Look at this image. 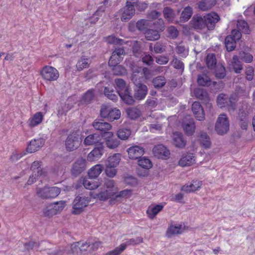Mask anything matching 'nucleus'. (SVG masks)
<instances>
[{
    "label": "nucleus",
    "instance_id": "1",
    "mask_svg": "<svg viewBox=\"0 0 255 255\" xmlns=\"http://www.w3.org/2000/svg\"><path fill=\"white\" fill-rule=\"evenodd\" d=\"M66 206V202L61 200L50 203L43 209V214L45 216L52 217L60 213Z\"/></svg>",
    "mask_w": 255,
    "mask_h": 255
},
{
    "label": "nucleus",
    "instance_id": "2",
    "mask_svg": "<svg viewBox=\"0 0 255 255\" xmlns=\"http://www.w3.org/2000/svg\"><path fill=\"white\" fill-rule=\"evenodd\" d=\"M136 3L137 0H127L126 6L121 9L119 12L122 21H128L134 15V6Z\"/></svg>",
    "mask_w": 255,
    "mask_h": 255
},
{
    "label": "nucleus",
    "instance_id": "3",
    "mask_svg": "<svg viewBox=\"0 0 255 255\" xmlns=\"http://www.w3.org/2000/svg\"><path fill=\"white\" fill-rule=\"evenodd\" d=\"M217 104L221 108H226L229 111L236 109V99L224 94H220L217 97Z\"/></svg>",
    "mask_w": 255,
    "mask_h": 255
},
{
    "label": "nucleus",
    "instance_id": "4",
    "mask_svg": "<svg viewBox=\"0 0 255 255\" xmlns=\"http://www.w3.org/2000/svg\"><path fill=\"white\" fill-rule=\"evenodd\" d=\"M90 201V198L85 196H77L73 201L72 213L79 214L87 207Z\"/></svg>",
    "mask_w": 255,
    "mask_h": 255
},
{
    "label": "nucleus",
    "instance_id": "5",
    "mask_svg": "<svg viewBox=\"0 0 255 255\" xmlns=\"http://www.w3.org/2000/svg\"><path fill=\"white\" fill-rule=\"evenodd\" d=\"M61 192V189L57 187L45 186L43 188H37V195L43 199L54 198L58 196Z\"/></svg>",
    "mask_w": 255,
    "mask_h": 255
},
{
    "label": "nucleus",
    "instance_id": "6",
    "mask_svg": "<svg viewBox=\"0 0 255 255\" xmlns=\"http://www.w3.org/2000/svg\"><path fill=\"white\" fill-rule=\"evenodd\" d=\"M81 142V135L77 132H73L69 134L66 139V148L69 151H73L80 146Z\"/></svg>",
    "mask_w": 255,
    "mask_h": 255
},
{
    "label": "nucleus",
    "instance_id": "7",
    "mask_svg": "<svg viewBox=\"0 0 255 255\" xmlns=\"http://www.w3.org/2000/svg\"><path fill=\"white\" fill-rule=\"evenodd\" d=\"M229 121L227 116L221 114L219 116L215 125V130L219 134L223 135L229 129Z\"/></svg>",
    "mask_w": 255,
    "mask_h": 255
},
{
    "label": "nucleus",
    "instance_id": "8",
    "mask_svg": "<svg viewBox=\"0 0 255 255\" xmlns=\"http://www.w3.org/2000/svg\"><path fill=\"white\" fill-rule=\"evenodd\" d=\"M40 75L44 80L48 82L56 81L59 76L58 71L49 66H44L41 70Z\"/></svg>",
    "mask_w": 255,
    "mask_h": 255
},
{
    "label": "nucleus",
    "instance_id": "9",
    "mask_svg": "<svg viewBox=\"0 0 255 255\" xmlns=\"http://www.w3.org/2000/svg\"><path fill=\"white\" fill-rule=\"evenodd\" d=\"M242 36L241 32L233 29L231 34L226 37L225 41V46L228 51H231L234 50L236 47V41L240 39Z\"/></svg>",
    "mask_w": 255,
    "mask_h": 255
},
{
    "label": "nucleus",
    "instance_id": "10",
    "mask_svg": "<svg viewBox=\"0 0 255 255\" xmlns=\"http://www.w3.org/2000/svg\"><path fill=\"white\" fill-rule=\"evenodd\" d=\"M129 67L132 71L131 80L134 85H139L142 84L143 76L141 67L136 65L134 63H130Z\"/></svg>",
    "mask_w": 255,
    "mask_h": 255
},
{
    "label": "nucleus",
    "instance_id": "11",
    "mask_svg": "<svg viewBox=\"0 0 255 255\" xmlns=\"http://www.w3.org/2000/svg\"><path fill=\"white\" fill-rule=\"evenodd\" d=\"M104 153V146L100 144L95 147L87 155V160L90 162L98 161Z\"/></svg>",
    "mask_w": 255,
    "mask_h": 255
},
{
    "label": "nucleus",
    "instance_id": "12",
    "mask_svg": "<svg viewBox=\"0 0 255 255\" xmlns=\"http://www.w3.org/2000/svg\"><path fill=\"white\" fill-rule=\"evenodd\" d=\"M115 195L114 191H110L106 189H103L99 192L94 191L91 193V196L94 199L105 201L111 198Z\"/></svg>",
    "mask_w": 255,
    "mask_h": 255
},
{
    "label": "nucleus",
    "instance_id": "13",
    "mask_svg": "<svg viewBox=\"0 0 255 255\" xmlns=\"http://www.w3.org/2000/svg\"><path fill=\"white\" fill-rule=\"evenodd\" d=\"M86 161L85 159L80 158H78L73 164L71 172L75 176H77L86 168Z\"/></svg>",
    "mask_w": 255,
    "mask_h": 255
},
{
    "label": "nucleus",
    "instance_id": "14",
    "mask_svg": "<svg viewBox=\"0 0 255 255\" xmlns=\"http://www.w3.org/2000/svg\"><path fill=\"white\" fill-rule=\"evenodd\" d=\"M206 27L209 30L213 29L215 24L219 20V16L215 12H211L204 16Z\"/></svg>",
    "mask_w": 255,
    "mask_h": 255
},
{
    "label": "nucleus",
    "instance_id": "15",
    "mask_svg": "<svg viewBox=\"0 0 255 255\" xmlns=\"http://www.w3.org/2000/svg\"><path fill=\"white\" fill-rule=\"evenodd\" d=\"M128 157L130 159H136L140 157L144 152V148L138 145H133L127 149Z\"/></svg>",
    "mask_w": 255,
    "mask_h": 255
},
{
    "label": "nucleus",
    "instance_id": "16",
    "mask_svg": "<svg viewBox=\"0 0 255 255\" xmlns=\"http://www.w3.org/2000/svg\"><path fill=\"white\" fill-rule=\"evenodd\" d=\"M153 153L155 157L159 158L167 159L170 156L169 150L162 144L155 146L153 149Z\"/></svg>",
    "mask_w": 255,
    "mask_h": 255
},
{
    "label": "nucleus",
    "instance_id": "17",
    "mask_svg": "<svg viewBox=\"0 0 255 255\" xmlns=\"http://www.w3.org/2000/svg\"><path fill=\"white\" fill-rule=\"evenodd\" d=\"M196 157L192 153H187L182 155L179 161V165L182 167L191 166L195 163Z\"/></svg>",
    "mask_w": 255,
    "mask_h": 255
},
{
    "label": "nucleus",
    "instance_id": "18",
    "mask_svg": "<svg viewBox=\"0 0 255 255\" xmlns=\"http://www.w3.org/2000/svg\"><path fill=\"white\" fill-rule=\"evenodd\" d=\"M44 140L42 138L31 140L27 147V151L33 153L38 150L44 145Z\"/></svg>",
    "mask_w": 255,
    "mask_h": 255
},
{
    "label": "nucleus",
    "instance_id": "19",
    "mask_svg": "<svg viewBox=\"0 0 255 255\" xmlns=\"http://www.w3.org/2000/svg\"><path fill=\"white\" fill-rule=\"evenodd\" d=\"M202 185V182L198 180H193L188 184L183 186L181 190L186 193H191L198 190Z\"/></svg>",
    "mask_w": 255,
    "mask_h": 255
},
{
    "label": "nucleus",
    "instance_id": "20",
    "mask_svg": "<svg viewBox=\"0 0 255 255\" xmlns=\"http://www.w3.org/2000/svg\"><path fill=\"white\" fill-rule=\"evenodd\" d=\"M192 110L197 120L200 121L204 120L205 116L203 109L199 102H195L193 103Z\"/></svg>",
    "mask_w": 255,
    "mask_h": 255
},
{
    "label": "nucleus",
    "instance_id": "21",
    "mask_svg": "<svg viewBox=\"0 0 255 255\" xmlns=\"http://www.w3.org/2000/svg\"><path fill=\"white\" fill-rule=\"evenodd\" d=\"M121 160V155L120 153H115L108 158L106 162V166L109 167H116L119 164Z\"/></svg>",
    "mask_w": 255,
    "mask_h": 255
},
{
    "label": "nucleus",
    "instance_id": "22",
    "mask_svg": "<svg viewBox=\"0 0 255 255\" xmlns=\"http://www.w3.org/2000/svg\"><path fill=\"white\" fill-rule=\"evenodd\" d=\"M188 120L187 122H184L183 124V129L185 133L189 135H192L195 131V127L193 119L188 117L186 118Z\"/></svg>",
    "mask_w": 255,
    "mask_h": 255
},
{
    "label": "nucleus",
    "instance_id": "23",
    "mask_svg": "<svg viewBox=\"0 0 255 255\" xmlns=\"http://www.w3.org/2000/svg\"><path fill=\"white\" fill-rule=\"evenodd\" d=\"M93 126L96 130L103 132L109 130L112 128V126L109 123L102 120H95L93 123Z\"/></svg>",
    "mask_w": 255,
    "mask_h": 255
},
{
    "label": "nucleus",
    "instance_id": "24",
    "mask_svg": "<svg viewBox=\"0 0 255 255\" xmlns=\"http://www.w3.org/2000/svg\"><path fill=\"white\" fill-rule=\"evenodd\" d=\"M41 162L39 161H34L31 166L32 174L36 173L37 176L43 177L46 176V172L41 168Z\"/></svg>",
    "mask_w": 255,
    "mask_h": 255
},
{
    "label": "nucleus",
    "instance_id": "25",
    "mask_svg": "<svg viewBox=\"0 0 255 255\" xmlns=\"http://www.w3.org/2000/svg\"><path fill=\"white\" fill-rule=\"evenodd\" d=\"M137 87L134 94L135 99L140 100L143 99L147 93V87L145 85L140 84L139 85H135Z\"/></svg>",
    "mask_w": 255,
    "mask_h": 255
},
{
    "label": "nucleus",
    "instance_id": "26",
    "mask_svg": "<svg viewBox=\"0 0 255 255\" xmlns=\"http://www.w3.org/2000/svg\"><path fill=\"white\" fill-rule=\"evenodd\" d=\"M172 139L174 144L177 147L182 148L186 145V141L183 138V135L180 132H174Z\"/></svg>",
    "mask_w": 255,
    "mask_h": 255
},
{
    "label": "nucleus",
    "instance_id": "27",
    "mask_svg": "<svg viewBox=\"0 0 255 255\" xmlns=\"http://www.w3.org/2000/svg\"><path fill=\"white\" fill-rule=\"evenodd\" d=\"M194 94L198 99L203 101L210 107H211V104L209 103L210 98L206 91L203 89L198 88L195 90Z\"/></svg>",
    "mask_w": 255,
    "mask_h": 255
},
{
    "label": "nucleus",
    "instance_id": "28",
    "mask_svg": "<svg viewBox=\"0 0 255 255\" xmlns=\"http://www.w3.org/2000/svg\"><path fill=\"white\" fill-rule=\"evenodd\" d=\"M43 119V115L41 112L35 113L28 120V125L30 127H34L42 122Z\"/></svg>",
    "mask_w": 255,
    "mask_h": 255
},
{
    "label": "nucleus",
    "instance_id": "29",
    "mask_svg": "<svg viewBox=\"0 0 255 255\" xmlns=\"http://www.w3.org/2000/svg\"><path fill=\"white\" fill-rule=\"evenodd\" d=\"M183 231L182 227L179 224H171L166 231V236L170 238L172 236L181 234Z\"/></svg>",
    "mask_w": 255,
    "mask_h": 255
},
{
    "label": "nucleus",
    "instance_id": "30",
    "mask_svg": "<svg viewBox=\"0 0 255 255\" xmlns=\"http://www.w3.org/2000/svg\"><path fill=\"white\" fill-rule=\"evenodd\" d=\"M163 208V206L161 205H150L146 211L148 217L151 219H153L155 216L162 210Z\"/></svg>",
    "mask_w": 255,
    "mask_h": 255
},
{
    "label": "nucleus",
    "instance_id": "31",
    "mask_svg": "<svg viewBox=\"0 0 255 255\" xmlns=\"http://www.w3.org/2000/svg\"><path fill=\"white\" fill-rule=\"evenodd\" d=\"M125 44L132 46L133 53L135 57H138L140 56L141 54L140 42L137 41H127L125 42Z\"/></svg>",
    "mask_w": 255,
    "mask_h": 255
},
{
    "label": "nucleus",
    "instance_id": "32",
    "mask_svg": "<svg viewBox=\"0 0 255 255\" xmlns=\"http://www.w3.org/2000/svg\"><path fill=\"white\" fill-rule=\"evenodd\" d=\"M104 169L102 164H97L92 167L88 171V175L90 178H96L98 177Z\"/></svg>",
    "mask_w": 255,
    "mask_h": 255
},
{
    "label": "nucleus",
    "instance_id": "33",
    "mask_svg": "<svg viewBox=\"0 0 255 255\" xmlns=\"http://www.w3.org/2000/svg\"><path fill=\"white\" fill-rule=\"evenodd\" d=\"M101 139V136L98 133H94L87 136L84 143L86 145H92L98 143Z\"/></svg>",
    "mask_w": 255,
    "mask_h": 255
},
{
    "label": "nucleus",
    "instance_id": "34",
    "mask_svg": "<svg viewBox=\"0 0 255 255\" xmlns=\"http://www.w3.org/2000/svg\"><path fill=\"white\" fill-rule=\"evenodd\" d=\"M73 107L72 103H70V100L68 99L66 103L60 104L57 109V115L58 116L65 115L66 113L70 110Z\"/></svg>",
    "mask_w": 255,
    "mask_h": 255
},
{
    "label": "nucleus",
    "instance_id": "35",
    "mask_svg": "<svg viewBox=\"0 0 255 255\" xmlns=\"http://www.w3.org/2000/svg\"><path fill=\"white\" fill-rule=\"evenodd\" d=\"M199 140L200 144L205 148H209L210 147L211 145V142L210 138L207 134L204 132H200L199 136Z\"/></svg>",
    "mask_w": 255,
    "mask_h": 255
},
{
    "label": "nucleus",
    "instance_id": "36",
    "mask_svg": "<svg viewBox=\"0 0 255 255\" xmlns=\"http://www.w3.org/2000/svg\"><path fill=\"white\" fill-rule=\"evenodd\" d=\"M191 21L193 27L196 29H202L206 26L204 18L200 16H194Z\"/></svg>",
    "mask_w": 255,
    "mask_h": 255
},
{
    "label": "nucleus",
    "instance_id": "37",
    "mask_svg": "<svg viewBox=\"0 0 255 255\" xmlns=\"http://www.w3.org/2000/svg\"><path fill=\"white\" fill-rule=\"evenodd\" d=\"M237 27L238 29L236 30L239 31L241 33L249 34L250 31L249 25L245 20H238L237 22Z\"/></svg>",
    "mask_w": 255,
    "mask_h": 255
},
{
    "label": "nucleus",
    "instance_id": "38",
    "mask_svg": "<svg viewBox=\"0 0 255 255\" xmlns=\"http://www.w3.org/2000/svg\"><path fill=\"white\" fill-rule=\"evenodd\" d=\"M82 183L85 188L89 190H95L101 185L100 183L98 181H94L87 178L83 179Z\"/></svg>",
    "mask_w": 255,
    "mask_h": 255
},
{
    "label": "nucleus",
    "instance_id": "39",
    "mask_svg": "<svg viewBox=\"0 0 255 255\" xmlns=\"http://www.w3.org/2000/svg\"><path fill=\"white\" fill-rule=\"evenodd\" d=\"M119 95L122 100L127 104L131 105L133 103L134 100L131 96V90L129 89L123 93L121 92V94Z\"/></svg>",
    "mask_w": 255,
    "mask_h": 255
},
{
    "label": "nucleus",
    "instance_id": "40",
    "mask_svg": "<svg viewBox=\"0 0 255 255\" xmlns=\"http://www.w3.org/2000/svg\"><path fill=\"white\" fill-rule=\"evenodd\" d=\"M119 95L122 100L127 104L131 105L133 103L134 100L131 96V90L129 89L123 93L121 92V94Z\"/></svg>",
    "mask_w": 255,
    "mask_h": 255
},
{
    "label": "nucleus",
    "instance_id": "41",
    "mask_svg": "<svg viewBox=\"0 0 255 255\" xmlns=\"http://www.w3.org/2000/svg\"><path fill=\"white\" fill-rule=\"evenodd\" d=\"M216 3V0H202L198 3L199 8L202 10H207Z\"/></svg>",
    "mask_w": 255,
    "mask_h": 255
},
{
    "label": "nucleus",
    "instance_id": "42",
    "mask_svg": "<svg viewBox=\"0 0 255 255\" xmlns=\"http://www.w3.org/2000/svg\"><path fill=\"white\" fill-rule=\"evenodd\" d=\"M145 36L147 40L154 41L160 38V35L157 30L148 29L145 32Z\"/></svg>",
    "mask_w": 255,
    "mask_h": 255
},
{
    "label": "nucleus",
    "instance_id": "43",
    "mask_svg": "<svg viewBox=\"0 0 255 255\" xmlns=\"http://www.w3.org/2000/svg\"><path fill=\"white\" fill-rule=\"evenodd\" d=\"M115 83L119 94H121V92L123 93L129 89L128 85H127L125 81L122 79H116L115 80Z\"/></svg>",
    "mask_w": 255,
    "mask_h": 255
},
{
    "label": "nucleus",
    "instance_id": "44",
    "mask_svg": "<svg viewBox=\"0 0 255 255\" xmlns=\"http://www.w3.org/2000/svg\"><path fill=\"white\" fill-rule=\"evenodd\" d=\"M232 65L235 73H240L243 70V65L238 56L235 55L233 56Z\"/></svg>",
    "mask_w": 255,
    "mask_h": 255
},
{
    "label": "nucleus",
    "instance_id": "45",
    "mask_svg": "<svg viewBox=\"0 0 255 255\" xmlns=\"http://www.w3.org/2000/svg\"><path fill=\"white\" fill-rule=\"evenodd\" d=\"M192 14V8L190 6L186 7L181 13L180 21L185 22L188 21Z\"/></svg>",
    "mask_w": 255,
    "mask_h": 255
},
{
    "label": "nucleus",
    "instance_id": "46",
    "mask_svg": "<svg viewBox=\"0 0 255 255\" xmlns=\"http://www.w3.org/2000/svg\"><path fill=\"white\" fill-rule=\"evenodd\" d=\"M165 45L162 42H156L154 46H152V44H150L149 46V49L151 51H154L155 53H161L165 51Z\"/></svg>",
    "mask_w": 255,
    "mask_h": 255
},
{
    "label": "nucleus",
    "instance_id": "47",
    "mask_svg": "<svg viewBox=\"0 0 255 255\" xmlns=\"http://www.w3.org/2000/svg\"><path fill=\"white\" fill-rule=\"evenodd\" d=\"M197 82L200 85L208 86L211 84V80L207 74H202L198 76Z\"/></svg>",
    "mask_w": 255,
    "mask_h": 255
},
{
    "label": "nucleus",
    "instance_id": "48",
    "mask_svg": "<svg viewBox=\"0 0 255 255\" xmlns=\"http://www.w3.org/2000/svg\"><path fill=\"white\" fill-rule=\"evenodd\" d=\"M90 61L88 58L82 57L76 64L77 70L79 71L83 70L89 67Z\"/></svg>",
    "mask_w": 255,
    "mask_h": 255
},
{
    "label": "nucleus",
    "instance_id": "49",
    "mask_svg": "<svg viewBox=\"0 0 255 255\" xmlns=\"http://www.w3.org/2000/svg\"><path fill=\"white\" fill-rule=\"evenodd\" d=\"M103 187L107 190L114 191L115 194L116 193L117 188L115 187V181L113 179H106L103 184Z\"/></svg>",
    "mask_w": 255,
    "mask_h": 255
},
{
    "label": "nucleus",
    "instance_id": "50",
    "mask_svg": "<svg viewBox=\"0 0 255 255\" xmlns=\"http://www.w3.org/2000/svg\"><path fill=\"white\" fill-rule=\"evenodd\" d=\"M121 115V111L119 109L114 108L111 110V112L109 113L108 116H107L106 118L109 121H113L120 119Z\"/></svg>",
    "mask_w": 255,
    "mask_h": 255
},
{
    "label": "nucleus",
    "instance_id": "51",
    "mask_svg": "<svg viewBox=\"0 0 255 255\" xmlns=\"http://www.w3.org/2000/svg\"><path fill=\"white\" fill-rule=\"evenodd\" d=\"M127 112L129 118L132 120L136 119L141 115L140 111L134 108L128 109Z\"/></svg>",
    "mask_w": 255,
    "mask_h": 255
},
{
    "label": "nucleus",
    "instance_id": "52",
    "mask_svg": "<svg viewBox=\"0 0 255 255\" xmlns=\"http://www.w3.org/2000/svg\"><path fill=\"white\" fill-rule=\"evenodd\" d=\"M151 24V22L148 20L141 19L136 23L137 28L142 31H145Z\"/></svg>",
    "mask_w": 255,
    "mask_h": 255
},
{
    "label": "nucleus",
    "instance_id": "53",
    "mask_svg": "<svg viewBox=\"0 0 255 255\" xmlns=\"http://www.w3.org/2000/svg\"><path fill=\"white\" fill-rule=\"evenodd\" d=\"M206 62L208 68H214L216 65L215 55L213 54H208L206 56Z\"/></svg>",
    "mask_w": 255,
    "mask_h": 255
},
{
    "label": "nucleus",
    "instance_id": "54",
    "mask_svg": "<svg viewBox=\"0 0 255 255\" xmlns=\"http://www.w3.org/2000/svg\"><path fill=\"white\" fill-rule=\"evenodd\" d=\"M114 91L112 87H105L104 94L110 100L116 101L118 100V96L114 93Z\"/></svg>",
    "mask_w": 255,
    "mask_h": 255
},
{
    "label": "nucleus",
    "instance_id": "55",
    "mask_svg": "<svg viewBox=\"0 0 255 255\" xmlns=\"http://www.w3.org/2000/svg\"><path fill=\"white\" fill-rule=\"evenodd\" d=\"M126 249V245L122 244L114 250L107 252L105 255H120Z\"/></svg>",
    "mask_w": 255,
    "mask_h": 255
},
{
    "label": "nucleus",
    "instance_id": "56",
    "mask_svg": "<svg viewBox=\"0 0 255 255\" xmlns=\"http://www.w3.org/2000/svg\"><path fill=\"white\" fill-rule=\"evenodd\" d=\"M152 83L155 88H160L165 85L166 81L164 77L158 76L153 80Z\"/></svg>",
    "mask_w": 255,
    "mask_h": 255
},
{
    "label": "nucleus",
    "instance_id": "57",
    "mask_svg": "<svg viewBox=\"0 0 255 255\" xmlns=\"http://www.w3.org/2000/svg\"><path fill=\"white\" fill-rule=\"evenodd\" d=\"M131 131L128 128H121L118 131V136L122 140L127 139L130 135Z\"/></svg>",
    "mask_w": 255,
    "mask_h": 255
},
{
    "label": "nucleus",
    "instance_id": "58",
    "mask_svg": "<svg viewBox=\"0 0 255 255\" xmlns=\"http://www.w3.org/2000/svg\"><path fill=\"white\" fill-rule=\"evenodd\" d=\"M138 164L144 169H148L152 167L150 160L145 157L140 158L138 160Z\"/></svg>",
    "mask_w": 255,
    "mask_h": 255
},
{
    "label": "nucleus",
    "instance_id": "59",
    "mask_svg": "<svg viewBox=\"0 0 255 255\" xmlns=\"http://www.w3.org/2000/svg\"><path fill=\"white\" fill-rule=\"evenodd\" d=\"M120 144V141L117 138L108 139L106 140V145L110 149H115Z\"/></svg>",
    "mask_w": 255,
    "mask_h": 255
},
{
    "label": "nucleus",
    "instance_id": "60",
    "mask_svg": "<svg viewBox=\"0 0 255 255\" xmlns=\"http://www.w3.org/2000/svg\"><path fill=\"white\" fill-rule=\"evenodd\" d=\"M239 58L246 63H250L253 60V56L249 53L245 51L240 52Z\"/></svg>",
    "mask_w": 255,
    "mask_h": 255
},
{
    "label": "nucleus",
    "instance_id": "61",
    "mask_svg": "<svg viewBox=\"0 0 255 255\" xmlns=\"http://www.w3.org/2000/svg\"><path fill=\"white\" fill-rule=\"evenodd\" d=\"M95 93L94 90H89L83 96V100L86 103H89L93 99Z\"/></svg>",
    "mask_w": 255,
    "mask_h": 255
},
{
    "label": "nucleus",
    "instance_id": "62",
    "mask_svg": "<svg viewBox=\"0 0 255 255\" xmlns=\"http://www.w3.org/2000/svg\"><path fill=\"white\" fill-rule=\"evenodd\" d=\"M113 67V72L114 74L122 75L126 73V70L124 67L120 65L112 66Z\"/></svg>",
    "mask_w": 255,
    "mask_h": 255
},
{
    "label": "nucleus",
    "instance_id": "63",
    "mask_svg": "<svg viewBox=\"0 0 255 255\" xmlns=\"http://www.w3.org/2000/svg\"><path fill=\"white\" fill-rule=\"evenodd\" d=\"M123 57H118L113 53L112 56H111L109 61V66H115L116 65H118V64L123 60Z\"/></svg>",
    "mask_w": 255,
    "mask_h": 255
},
{
    "label": "nucleus",
    "instance_id": "64",
    "mask_svg": "<svg viewBox=\"0 0 255 255\" xmlns=\"http://www.w3.org/2000/svg\"><path fill=\"white\" fill-rule=\"evenodd\" d=\"M164 17L168 21H171L174 17L173 10L169 7H166L163 10Z\"/></svg>",
    "mask_w": 255,
    "mask_h": 255
}]
</instances>
